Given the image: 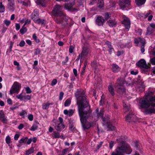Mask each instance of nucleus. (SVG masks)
<instances>
[{"instance_id": "obj_42", "label": "nucleus", "mask_w": 155, "mask_h": 155, "mask_svg": "<svg viewBox=\"0 0 155 155\" xmlns=\"http://www.w3.org/2000/svg\"><path fill=\"white\" fill-rule=\"evenodd\" d=\"M109 13L107 12L104 15V20L105 21H107L110 17V16Z\"/></svg>"}, {"instance_id": "obj_28", "label": "nucleus", "mask_w": 155, "mask_h": 155, "mask_svg": "<svg viewBox=\"0 0 155 155\" xmlns=\"http://www.w3.org/2000/svg\"><path fill=\"white\" fill-rule=\"evenodd\" d=\"M35 151L34 147H31L30 149L26 150L25 155H29L33 153Z\"/></svg>"}, {"instance_id": "obj_20", "label": "nucleus", "mask_w": 155, "mask_h": 155, "mask_svg": "<svg viewBox=\"0 0 155 155\" xmlns=\"http://www.w3.org/2000/svg\"><path fill=\"white\" fill-rule=\"evenodd\" d=\"M65 127V126L63 123H59L55 124V129L58 131H61Z\"/></svg>"}, {"instance_id": "obj_18", "label": "nucleus", "mask_w": 155, "mask_h": 155, "mask_svg": "<svg viewBox=\"0 0 155 155\" xmlns=\"http://www.w3.org/2000/svg\"><path fill=\"white\" fill-rule=\"evenodd\" d=\"M141 44L140 46V50L142 53H143L145 51V47L146 44L145 40L143 38H140V42Z\"/></svg>"}, {"instance_id": "obj_41", "label": "nucleus", "mask_w": 155, "mask_h": 155, "mask_svg": "<svg viewBox=\"0 0 155 155\" xmlns=\"http://www.w3.org/2000/svg\"><path fill=\"white\" fill-rule=\"evenodd\" d=\"M88 39L90 40H93L96 38V37L94 36V34H92L87 36Z\"/></svg>"}, {"instance_id": "obj_43", "label": "nucleus", "mask_w": 155, "mask_h": 155, "mask_svg": "<svg viewBox=\"0 0 155 155\" xmlns=\"http://www.w3.org/2000/svg\"><path fill=\"white\" fill-rule=\"evenodd\" d=\"M154 94V93L152 91H149L148 93H146L145 96L146 97L148 98L149 96H152Z\"/></svg>"}, {"instance_id": "obj_6", "label": "nucleus", "mask_w": 155, "mask_h": 155, "mask_svg": "<svg viewBox=\"0 0 155 155\" xmlns=\"http://www.w3.org/2000/svg\"><path fill=\"white\" fill-rule=\"evenodd\" d=\"M136 65L141 68H142L141 70L142 72L146 73L150 71L151 64L150 63H148L147 65L145 60L142 59L139 60L136 63Z\"/></svg>"}, {"instance_id": "obj_52", "label": "nucleus", "mask_w": 155, "mask_h": 155, "mask_svg": "<svg viewBox=\"0 0 155 155\" xmlns=\"http://www.w3.org/2000/svg\"><path fill=\"white\" fill-rule=\"evenodd\" d=\"M25 91L27 94H30L31 93L32 91L29 87H27L25 88Z\"/></svg>"}, {"instance_id": "obj_34", "label": "nucleus", "mask_w": 155, "mask_h": 155, "mask_svg": "<svg viewBox=\"0 0 155 155\" xmlns=\"http://www.w3.org/2000/svg\"><path fill=\"white\" fill-rule=\"evenodd\" d=\"M27 31V28L25 26L23 25L20 30V32L22 35H23Z\"/></svg>"}, {"instance_id": "obj_36", "label": "nucleus", "mask_w": 155, "mask_h": 155, "mask_svg": "<svg viewBox=\"0 0 155 155\" xmlns=\"http://www.w3.org/2000/svg\"><path fill=\"white\" fill-rule=\"evenodd\" d=\"M133 116V114L132 113L129 114L127 115L126 118V120L129 122H131V118Z\"/></svg>"}, {"instance_id": "obj_25", "label": "nucleus", "mask_w": 155, "mask_h": 155, "mask_svg": "<svg viewBox=\"0 0 155 155\" xmlns=\"http://www.w3.org/2000/svg\"><path fill=\"white\" fill-rule=\"evenodd\" d=\"M112 70L114 73H117L118 72L120 69L119 67L116 64H112Z\"/></svg>"}, {"instance_id": "obj_37", "label": "nucleus", "mask_w": 155, "mask_h": 155, "mask_svg": "<svg viewBox=\"0 0 155 155\" xmlns=\"http://www.w3.org/2000/svg\"><path fill=\"white\" fill-rule=\"evenodd\" d=\"M5 6L2 2H0V12L3 13L5 11Z\"/></svg>"}, {"instance_id": "obj_22", "label": "nucleus", "mask_w": 155, "mask_h": 155, "mask_svg": "<svg viewBox=\"0 0 155 155\" xmlns=\"http://www.w3.org/2000/svg\"><path fill=\"white\" fill-rule=\"evenodd\" d=\"M145 112L146 114H155V108L149 107L145 109Z\"/></svg>"}, {"instance_id": "obj_44", "label": "nucleus", "mask_w": 155, "mask_h": 155, "mask_svg": "<svg viewBox=\"0 0 155 155\" xmlns=\"http://www.w3.org/2000/svg\"><path fill=\"white\" fill-rule=\"evenodd\" d=\"M31 98V95H27L24 96L23 100L27 101L30 100Z\"/></svg>"}, {"instance_id": "obj_64", "label": "nucleus", "mask_w": 155, "mask_h": 155, "mask_svg": "<svg viewBox=\"0 0 155 155\" xmlns=\"http://www.w3.org/2000/svg\"><path fill=\"white\" fill-rule=\"evenodd\" d=\"M150 62L152 65H155V58L154 57L151 58Z\"/></svg>"}, {"instance_id": "obj_63", "label": "nucleus", "mask_w": 155, "mask_h": 155, "mask_svg": "<svg viewBox=\"0 0 155 155\" xmlns=\"http://www.w3.org/2000/svg\"><path fill=\"white\" fill-rule=\"evenodd\" d=\"M25 43L23 40L21 41L19 44V45L21 47H23L25 46Z\"/></svg>"}, {"instance_id": "obj_47", "label": "nucleus", "mask_w": 155, "mask_h": 155, "mask_svg": "<svg viewBox=\"0 0 155 155\" xmlns=\"http://www.w3.org/2000/svg\"><path fill=\"white\" fill-rule=\"evenodd\" d=\"M16 97L18 99H20L21 101L23 100L24 96L22 95V94H21L19 95H17Z\"/></svg>"}, {"instance_id": "obj_21", "label": "nucleus", "mask_w": 155, "mask_h": 155, "mask_svg": "<svg viewBox=\"0 0 155 155\" xmlns=\"http://www.w3.org/2000/svg\"><path fill=\"white\" fill-rule=\"evenodd\" d=\"M18 3L22 4L23 5L28 7L31 5V2L30 0H17Z\"/></svg>"}, {"instance_id": "obj_62", "label": "nucleus", "mask_w": 155, "mask_h": 155, "mask_svg": "<svg viewBox=\"0 0 155 155\" xmlns=\"http://www.w3.org/2000/svg\"><path fill=\"white\" fill-rule=\"evenodd\" d=\"M28 120L31 121H32L33 119V116L32 114H30L28 115Z\"/></svg>"}, {"instance_id": "obj_11", "label": "nucleus", "mask_w": 155, "mask_h": 155, "mask_svg": "<svg viewBox=\"0 0 155 155\" xmlns=\"http://www.w3.org/2000/svg\"><path fill=\"white\" fill-rule=\"evenodd\" d=\"M8 3L7 5V8L10 12H13L15 10V4L14 0H7Z\"/></svg>"}, {"instance_id": "obj_16", "label": "nucleus", "mask_w": 155, "mask_h": 155, "mask_svg": "<svg viewBox=\"0 0 155 155\" xmlns=\"http://www.w3.org/2000/svg\"><path fill=\"white\" fill-rule=\"evenodd\" d=\"M0 120L4 124H6L8 121L7 117L5 116L2 110H0Z\"/></svg>"}, {"instance_id": "obj_58", "label": "nucleus", "mask_w": 155, "mask_h": 155, "mask_svg": "<svg viewBox=\"0 0 155 155\" xmlns=\"http://www.w3.org/2000/svg\"><path fill=\"white\" fill-rule=\"evenodd\" d=\"M41 52V51L39 48H37L35 49V51L34 52V54L35 55H37L40 54Z\"/></svg>"}, {"instance_id": "obj_33", "label": "nucleus", "mask_w": 155, "mask_h": 155, "mask_svg": "<svg viewBox=\"0 0 155 155\" xmlns=\"http://www.w3.org/2000/svg\"><path fill=\"white\" fill-rule=\"evenodd\" d=\"M68 124L69 129L71 131H73L74 130V123L73 121L71 120H69V121Z\"/></svg>"}, {"instance_id": "obj_13", "label": "nucleus", "mask_w": 155, "mask_h": 155, "mask_svg": "<svg viewBox=\"0 0 155 155\" xmlns=\"http://www.w3.org/2000/svg\"><path fill=\"white\" fill-rule=\"evenodd\" d=\"M124 83V80L121 77H119L117 79V82L116 83L114 84V87L124 86L123 85Z\"/></svg>"}, {"instance_id": "obj_5", "label": "nucleus", "mask_w": 155, "mask_h": 155, "mask_svg": "<svg viewBox=\"0 0 155 155\" xmlns=\"http://www.w3.org/2000/svg\"><path fill=\"white\" fill-rule=\"evenodd\" d=\"M82 43V51L81 55L85 58L90 54L91 52V47L89 44V42L86 40L84 37L81 40Z\"/></svg>"}, {"instance_id": "obj_53", "label": "nucleus", "mask_w": 155, "mask_h": 155, "mask_svg": "<svg viewBox=\"0 0 155 155\" xmlns=\"http://www.w3.org/2000/svg\"><path fill=\"white\" fill-rule=\"evenodd\" d=\"M4 22L7 26H8L11 23L10 21L7 19L4 20Z\"/></svg>"}, {"instance_id": "obj_49", "label": "nucleus", "mask_w": 155, "mask_h": 155, "mask_svg": "<svg viewBox=\"0 0 155 155\" xmlns=\"http://www.w3.org/2000/svg\"><path fill=\"white\" fill-rule=\"evenodd\" d=\"M6 142L7 144H9L11 141V138L9 136L6 137L5 139Z\"/></svg>"}, {"instance_id": "obj_56", "label": "nucleus", "mask_w": 155, "mask_h": 155, "mask_svg": "<svg viewBox=\"0 0 155 155\" xmlns=\"http://www.w3.org/2000/svg\"><path fill=\"white\" fill-rule=\"evenodd\" d=\"M140 38H135L134 40V43L135 44H138L140 42Z\"/></svg>"}, {"instance_id": "obj_9", "label": "nucleus", "mask_w": 155, "mask_h": 155, "mask_svg": "<svg viewBox=\"0 0 155 155\" xmlns=\"http://www.w3.org/2000/svg\"><path fill=\"white\" fill-rule=\"evenodd\" d=\"M123 20L121 21L122 24L123 25L126 29L128 31L130 28V19L126 15L122 16Z\"/></svg>"}, {"instance_id": "obj_54", "label": "nucleus", "mask_w": 155, "mask_h": 155, "mask_svg": "<svg viewBox=\"0 0 155 155\" xmlns=\"http://www.w3.org/2000/svg\"><path fill=\"white\" fill-rule=\"evenodd\" d=\"M68 148H66L63 150L62 151V153L61 155H64L67 152H68Z\"/></svg>"}, {"instance_id": "obj_55", "label": "nucleus", "mask_w": 155, "mask_h": 155, "mask_svg": "<svg viewBox=\"0 0 155 155\" xmlns=\"http://www.w3.org/2000/svg\"><path fill=\"white\" fill-rule=\"evenodd\" d=\"M148 100L150 102L153 101L155 102V96H150Z\"/></svg>"}, {"instance_id": "obj_14", "label": "nucleus", "mask_w": 155, "mask_h": 155, "mask_svg": "<svg viewBox=\"0 0 155 155\" xmlns=\"http://www.w3.org/2000/svg\"><path fill=\"white\" fill-rule=\"evenodd\" d=\"M130 4V0L120 1L119 5L122 8L124 9L128 6Z\"/></svg>"}, {"instance_id": "obj_46", "label": "nucleus", "mask_w": 155, "mask_h": 155, "mask_svg": "<svg viewBox=\"0 0 155 155\" xmlns=\"http://www.w3.org/2000/svg\"><path fill=\"white\" fill-rule=\"evenodd\" d=\"M32 38L37 43H38L40 42V40L39 39H37V37L35 34H34L33 35Z\"/></svg>"}, {"instance_id": "obj_1", "label": "nucleus", "mask_w": 155, "mask_h": 155, "mask_svg": "<svg viewBox=\"0 0 155 155\" xmlns=\"http://www.w3.org/2000/svg\"><path fill=\"white\" fill-rule=\"evenodd\" d=\"M92 111L91 108L86 109V110H82L81 109L78 111L82 126L84 130L89 129L91 127L93 126L94 124V121L86 123L88 118H93L91 115Z\"/></svg>"}, {"instance_id": "obj_45", "label": "nucleus", "mask_w": 155, "mask_h": 155, "mask_svg": "<svg viewBox=\"0 0 155 155\" xmlns=\"http://www.w3.org/2000/svg\"><path fill=\"white\" fill-rule=\"evenodd\" d=\"M38 4L39 5H41L42 6H45V4L44 0H39L38 1Z\"/></svg>"}, {"instance_id": "obj_51", "label": "nucleus", "mask_w": 155, "mask_h": 155, "mask_svg": "<svg viewBox=\"0 0 155 155\" xmlns=\"http://www.w3.org/2000/svg\"><path fill=\"white\" fill-rule=\"evenodd\" d=\"M38 127L35 124H33L31 127L30 130L33 131L37 130L38 128Z\"/></svg>"}, {"instance_id": "obj_50", "label": "nucleus", "mask_w": 155, "mask_h": 155, "mask_svg": "<svg viewBox=\"0 0 155 155\" xmlns=\"http://www.w3.org/2000/svg\"><path fill=\"white\" fill-rule=\"evenodd\" d=\"M124 52V50L122 51H118L117 52V54H116L119 57L122 54H123Z\"/></svg>"}, {"instance_id": "obj_23", "label": "nucleus", "mask_w": 155, "mask_h": 155, "mask_svg": "<svg viewBox=\"0 0 155 155\" xmlns=\"http://www.w3.org/2000/svg\"><path fill=\"white\" fill-rule=\"evenodd\" d=\"M107 24L111 27H115L117 26V22L115 20L109 19L107 21Z\"/></svg>"}, {"instance_id": "obj_31", "label": "nucleus", "mask_w": 155, "mask_h": 155, "mask_svg": "<svg viewBox=\"0 0 155 155\" xmlns=\"http://www.w3.org/2000/svg\"><path fill=\"white\" fill-rule=\"evenodd\" d=\"M137 5L138 6L142 5L145 3L146 0H135Z\"/></svg>"}, {"instance_id": "obj_7", "label": "nucleus", "mask_w": 155, "mask_h": 155, "mask_svg": "<svg viewBox=\"0 0 155 155\" xmlns=\"http://www.w3.org/2000/svg\"><path fill=\"white\" fill-rule=\"evenodd\" d=\"M21 88V84L17 81L14 82L9 91V94L12 95L14 93L18 94Z\"/></svg>"}, {"instance_id": "obj_12", "label": "nucleus", "mask_w": 155, "mask_h": 155, "mask_svg": "<svg viewBox=\"0 0 155 155\" xmlns=\"http://www.w3.org/2000/svg\"><path fill=\"white\" fill-rule=\"evenodd\" d=\"M96 24L99 26H103L105 22L104 18L102 16L97 15L95 20Z\"/></svg>"}, {"instance_id": "obj_59", "label": "nucleus", "mask_w": 155, "mask_h": 155, "mask_svg": "<svg viewBox=\"0 0 155 155\" xmlns=\"http://www.w3.org/2000/svg\"><path fill=\"white\" fill-rule=\"evenodd\" d=\"M57 80L56 79H54L52 81L51 84L52 86H54L57 84Z\"/></svg>"}, {"instance_id": "obj_4", "label": "nucleus", "mask_w": 155, "mask_h": 155, "mask_svg": "<svg viewBox=\"0 0 155 155\" xmlns=\"http://www.w3.org/2000/svg\"><path fill=\"white\" fill-rule=\"evenodd\" d=\"M132 150L130 146L127 143H123L120 147H117L115 151L111 155H125V154H130Z\"/></svg>"}, {"instance_id": "obj_48", "label": "nucleus", "mask_w": 155, "mask_h": 155, "mask_svg": "<svg viewBox=\"0 0 155 155\" xmlns=\"http://www.w3.org/2000/svg\"><path fill=\"white\" fill-rule=\"evenodd\" d=\"M73 72L75 76L77 78H78L79 76L77 73L78 71L77 69L75 68H74L73 69Z\"/></svg>"}, {"instance_id": "obj_17", "label": "nucleus", "mask_w": 155, "mask_h": 155, "mask_svg": "<svg viewBox=\"0 0 155 155\" xmlns=\"http://www.w3.org/2000/svg\"><path fill=\"white\" fill-rule=\"evenodd\" d=\"M39 15V12L38 10L35 9L34 10L33 12L31 14V18L34 21L38 17Z\"/></svg>"}, {"instance_id": "obj_30", "label": "nucleus", "mask_w": 155, "mask_h": 155, "mask_svg": "<svg viewBox=\"0 0 155 155\" xmlns=\"http://www.w3.org/2000/svg\"><path fill=\"white\" fill-rule=\"evenodd\" d=\"M34 21L37 24H41L42 25H43L44 24L45 20L44 19H41L40 18L36 19Z\"/></svg>"}, {"instance_id": "obj_39", "label": "nucleus", "mask_w": 155, "mask_h": 155, "mask_svg": "<svg viewBox=\"0 0 155 155\" xmlns=\"http://www.w3.org/2000/svg\"><path fill=\"white\" fill-rule=\"evenodd\" d=\"M28 140V137H23L21 140H19L18 142L20 143H26Z\"/></svg>"}, {"instance_id": "obj_26", "label": "nucleus", "mask_w": 155, "mask_h": 155, "mask_svg": "<svg viewBox=\"0 0 155 155\" xmlns=\"http://www.w3.org/2000/svg\"><path fill=\"white\" fill-rule=\"evenodd\" d=\"M107 128L108 129V130L113 131L115 130V127L114 126L110 123L109 122L107 123Z\"/></svg>"}, {"instance_id": "obj_10", "label": "nucleus", "mask_w": 155, "mask_h": 155, "mask_svg": "<svg viewBox=\"0 0 155 155\" xmlns=\"http://www.w3.org/2000/svg\"><path fill=\"white\" fill-rule=\"evenodd\" d=\"M75 3L74 2H72L67 3H65L64 5V8L68 11L71 12H74L75 11H78L77 8H74L73 6L74 5Z\"/></svg>"}, {"instance_id": "obj_8", "label": "nucleus", "mask_w": 155, "mask_h": 155, "mask_svg": "<svg viewBox=\"0 0 155 155\" xmlns=\"http://www.w3.org/2000/svg\"><path fill=\"white\" fill-rule=\"evenodd\" d=\"M148 98L145 97L139 101L140 106L142 108H147L150 106V102Z\"/></svg>"}, {"instance_id": "obj_24", "label": "nucleus", "mask_w": 155, "mask_h": 155, "mask_svg": "<svg viewBox=\"0 0 155 155\" xmlns=\"http://www.w3.org/2000/svg\"><path fill=\"white\" fill-rule=\"evenodd\" d=\"M99 108H97L96 109V113L97 114V116L98 118L100 117L102 118L104 116V110L103 108L101 109L100 111H99Z\"/></svg>"}, {"instance_id": "obj_60", "label": "nucleus", "mask_w": 155, "mask_h": 155, "mask_svg": "<svg viewBox=\"0 0 155 155\" xmlns=\"http://www.w3.org/2000/svg\"><path fill=\"white\" fill-rule=\"evenodd\" d=\"M74 48L73 46L71 45L69 47V53H72L73 52Z\"/></svg>"}, {"instance_id": "obj_35", "label": "nucleus", "mask_w": 155, "mask_h": 155, "mask_svg": "<svg viewBox=\"0 0 155 155\" xmlns=\"http://www.w3.org/2000/svg\"><path fill=\"white\" fill-rule=\"evenodd\" d=\"M52 136L53 138H55L61 137L60 136V134L57 132L56 131H54L52 134Z\"/></svg>"}, {"instance_id": "obj_57", "label": "nucleus", "mask_w": 155, "mask_h": 155, "mask_svg": "<svg viewBox=\"0 0 155 155\" xmlns=\"http://www.w3.org/2000/svg\"><path fill=\"white\" fill-rule=\"evenodd\" d=\"M74 113V111L73 110L70 109L69 110V112L68 114V116L69 117H71L72 116Z\"/></svg>"}, {"instance_id": "obj_61", "label": "nucleus", "mask_w": 155, "mask_h": 155, "mask_svg": "<svg viewBox=\"0 0 155 155\" xmlns=\"http://www.w3.org/2000/svg\"><path fill=\"white\" fill-rule=\"evenodd\" d=\"M64 95V93L63 92H61L60 93L59 96V100L60 101L61 100Z\"/></svg>"}, {"instance_id": "obj_3", "label": "nucleus", "mask_w": 155, "mask_h": 155, "mask_svg": "<svg viewBox=\"0 0 155 155\" xmlns=\"http://www.w3.org/2000/svg\"><path fill=\"white\" fill-rule=\"evenodd\" d=\"M61 6L56 5L52 11L53 15L56 17L55 21L58 24H61L63 28H65L68 25V20L64 16L61 10Z\"/></svg>"}, {"instance_id": "obj_2", "label": "nucleus", "mask_w": 155, "mask_h": 155, "mask_svg": "<svg viewBox=\"0 0 155 155\" xmlns=\"http://www.w3.org/2000/svg\"><path fill=\"white\" fill-rule=\"evenodd\" d=\"M75 95L77 99L78 111L81 109L82 110L91 108L87 96L83 90L78 89Z\"/></svg>"}, {"instance_id": "obj_27", "label": "nucleus", "mask_w": 155, "mask_h": 155, "mask_svg": "<svg viewBox=\"0 0 155 155\" xmlns=\"http://www.w3.org/2000/svg\"><path fill=\"white\" fill-rule=\"evenodd\" d=\"M53 102L49 103L48 102L46 103H44L42 105V108L43 109L47 110L48 109L50 105H53Z\"/></svg>"}, {"instance_id": "obj_40", "label": "nucleus", "mask_w": 155, "mask_h": 155, "mask_svg": "<svg viewBox=\"0 0 155 155\" xmlns=\"http://www.w3.org/2000/svg\"><path fill=\"white\" fill-rule=\"evenodd\" d=\"M71 103V100L68 98L65 101L64 104V105L65 107H68L69 106Z\"/></svg>"}, {"instance_id": "obj_15", "label": "nucleus", "mask_w": 155, "mask_h": 155, "mask_svg": "<svg viewBox=\"0 0 155 155\" xmlns=\"http://www.w3.org/2000/svg\"><path fill=\"white\" fill-rule=\"evenodd\" d=\"M117 92L120 95H124L125 94L126 89L124 86L115 87Z\"/></svg>"}, {"instance_id": "obj_29", "label": "nucleus", "mask_w": 155, "mask_h": 155, "mask_svg": "<svg viewBox=\"0 0 155 155\" xmlns=\"http://www.w3.org/2000/svg\"><path fill=\"white\" fill-rule=\"evenodd\" d=\"M108 90L110 94L112 96H114L115 94L113 86L111 85H110L108 86Z\"/></svg>"}, {"instance_id": "obj_32", "label": "nucleus", "mask_w": 155, "mask_h": 155, "mask_svg": "<svg viewBox=\"0 0 155 155\" xmlns=\"http://www.w3.org/2000/svg\"><path fill=\"white\" fill-rule=\"evenodd\" d=\"M154 30L151 27L149 26L147 27V31L146 32V35H150L152 34Z\"/></svg>"}, {"instance_id": "obj_38", "label": "nucleus", "mask_w": 155, "mask_h": 155, "mask_svg": "<svg viewBox=\"0 0 155 155\" xmlns=\"http://www.w3.org/2000/svg\"><path fill=\"white\" fill-rule=\"evenodd\" d=\"M104 5L103 0H98L97 4V6L99 8H101L103 7Z\"/></svg>"}, {"instance_id": "obj_19", "label": "nucleus", "mask_w": 155, "mask_h": 155, "mask_svg": "<svg viewBox=\"0 0 155 155\" xmlns=\"http://www.w3.org/2000/svg\"><path fill=\"white\" fill-rule=\"evenodd\" d=\"M105 44L107 46L108 48H109L108 51L109 54H111L112 53V51H114V48H113L111 45V43L108 41H107L105 42Z\"/></svg>"}]
</instances>
